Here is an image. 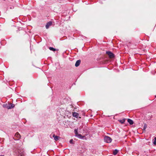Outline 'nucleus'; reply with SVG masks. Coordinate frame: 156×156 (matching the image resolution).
Instances as JSON below:
<instances>
[{
    "instance_id": "20e7f679",
    "label": "nucleus",
    "mask_w": 156,
    "mask_h": 156,
    "mask_svg": "<svg viewBox=\"0 0 156 156\" xmlns=\"http://www.w3.org/2000/svg\"><path fill=\"white\" fill-rule=\"evenodd\" d=\"M52 25V22H48L46 25V28L47 29H48L49 27Z\"/></svg>"
},
{
    "instance_id": "4468645a",
    "label": "nucleus",
    "mask_w": 156,
    "mask_h": 156,
    "mask_svg": "<svg viewBox=\"0 0 156 156\" xmlns=\"http://www.w3.org/2000/svg\"><path fill=\"white\" fill-rule=\"evenodd\" d=\"M49 49L51 51H55V49L52 47H50Z\"/></svg>"
},
{
    "instance_id": "39448f33",
    "label": "nucleus",
    "mask_w": 156,
    "mask_h": 156,
    "mask_svg": "<svg viewBox=\"0 0 156 156\" xmlns=\"http://www.w3.org/2000/svg\"><path fill=\"white\" fill-rule=\"evenodd\" d=\"M15 136L16 137H17V140H19V139H20L21 137V136H20V134H19L18 132H16V134L15 135Z\"/></svg>"
},
{
    "instance_id": "aec40b11",
    "label": "nucleus",
    "mask_w": 156,
    "mask_h": 156,
    "mask_svg": "<svg viewBox=\"0 0 156 156\" xmlns=\"http://www.w3.org/2000/svg\"><path fill=\"white\" fill-rule=\"evenodd\" d=\"M155 98H156V95L155 96Z\"/></svg>"
},
{
    "instance_id": "6e6552de",
    "label": "nucleus",
    "mask_w": 156,
    "mask_h": 156,
    "mask_svg": "<svg viewBox=\"0 0 156 156\" xmlns=\"http://www.w3.org/2000/svg\"><path fill=\"white\" fill-rule=\"evenodd\" d=\"M73 117H75L76 118H77L79 116V114L77 113L74 112L73 113Z\"/></svg>"
},
{
    "instance_id": "f8f14e48",
    "label": "nucleus",
    "mask_w": 156,
    "mask_h": 156,
    "mask_svg": "<svg viewBox=\"0 0 156 156\" xmlns=\"http://www.w3.org/2000/svg\"><path fill=\"white\" fill-rule=\"evenodd\" d=\"M118 152V151L117 149H115L113 151V154L114 155H115L117 154Z\"/></svg>"
},
{
    "instance_id": "423d86ee",
    "label": "nucleus",
    "mask_w": 156,
    "mask_h": 156,
    "mask_svg": "<svg viewBox=\"0 0 156 156\" xmlns=\"http://www.w3.org/2000/svg\"><path fill=\"white\" fill-rule=\"evenodd\" d=\"M53 137L54 138V139L55 141H57L60 138L59 136H55V134L53 135Z\"/></svg>"
},
{
    "instance_id": "f03ea898",
    "label": "nucleus",
    "mask_w": 156,
    "mask_h": 156,
    "mask_svg": "<svg viewBox=\"0 0 156 156\" xmlns=\"http://www.w3.org/2000/svg\"><path fill=\"white\" fill-rule=\"evenodd\" d=\"M106 54L108 55L110 58H112L114 57V55L111 52L107 51Z\"/></svg>"
},
{
    "instance_id": "a211bd4d",
    "label": "nucleus",
    "mask_w": 156,
    "mask_h": 156,
    "mask_svg": "<svg viewBox=\"0 0 156 156\" xmlns=\"http://www.w3.org/2000/svg\"><path fill=\"white\" fill-rule=\"evenodd\" d=\"M147 128V125L146 124H145L144 126V129L145 130Z\"/></svg>"
},
{
    "instance_id": "ddd939ff",
    "label": "nucleus",
    "mask_w": 156,
    "mask_h": 156,
    "mask_svg": "<svg viewBox=\"0 0 156 156\" xmlns=\"http://www.w3.org/2000/svg\"><path fill=\"white\" fill-rule=\"evenodd\" d=\"M153 143L154 145H156V137H154Z\"/></svg>"
},
{
    "instance_id": "1a4fd4ad",
    "label": "nucleus",
    "mask_w": 156,
    "mask_h": 156,
    "mask_svg": "<svg viewBox=\"0 0 156 156\" xmlns=\"http://www.w3.org/2000/svg\"><path fill=\"white\" fill-rule=\"evenodd\" d=\"M80 62L81 61L80 60H77L76 62V63L75 64V66L76 67L80 65Z\"/></svg>"
},
{
    "instance_id": "0eeeda50",
    "label": "nucleus",
    "mask_w": 156,
    "mask_h": 156,
    "mask_svg": "<svg viewBox=\"0 0 156 156\" xmlns=\"http://www.w3.org/2000/svg\"><path fill=\"white\" fill-rule=\"evenodd\" d=\"M76 136H77L78 138L81 139H83L84 137H85V136H82V135L80 134H78Z\"/></svg>"
},
{
    "instance_id": "f3484780",
    "label": "nucleus",
    "mask_w": 156,
    "mask_h": 156,
    "mask_svg": "<svg viewBox=\"0 0 156 156\" xmlns=\"http://www.w3.org/2000/svg\"><path fill=\"white\" fill-rule=\"evenodd\" d=\"M69 143L70 144H73V139H71V140H70L69 141Z\"/></svg>"
},
{
    "instance_id": "dca6fc26",
    "label": "nucleus",
    "mask_w": 156,
    "mask_h": 156,
    "mask_svg": "<svg viewBox=\"0 0 156 156\" xmlns=\"http://www.w3.org/2000/svg\"><path fill=\"white\" fill-rule=\"evenodd\" d=\"M8 106V105H7V104H4L3 105V107L4 108H7V107Z\"/></svg>"
},
{
    "instance_id": "9d476101",
    "label": "nucleus",
    "mask_w": 156,
    "mask_h": 156,
    "mask_svg": "<svg viewBox=\"0 0 156 156\" xmlns=\"http://www.w3.org/2000/svg\"><path fill=\"white\" fill-rule=\"evenodd\" d=\"M128 122L131 125H132L133 124V121L132 120L130 119H128L127 120Z\"/></svg>"
},
{
    "instance_id": "6ab92c4d",
    "label": "nucleus",
    "mask_w": 156,
    "mask_h": 156,
    "mask_svg": "<svg viewBox=\"0 0 156 156\" xmlns=\"http://www.w3.org/2000/svg\"><path fill=\"white\" fill-rule=\"evenodd\" d=\"M0 156H4V155H1Z\"/></svg>"
},
{
    "instance_id": "7ed1b4c3",
    "label": "nucleus",
    "mask_w": 156,
    "mask_h": 156,
    "mask_svg": "<svg viewBox=\"0 0 156 156\" xmlns=\"http://www.w3.org/2000/svg\"><path fill=\"white\" fill-rule=\"evenodd\" d=\"M15 105L14 104H9L8 105V106L7 107V108L8 109H10L13 108L14 107Z\"/></svg>"
},
{
    "instance_id": "2eb2a0df",
    "label": "nucleus",
    "mask_w": 156,
    "mask_h": 156,
    "mask_svg": "<svg viewBox=\"0 0 156 156\" xmlns=\"http://www.w3.org/2000/svg\"><path fill=\"white\" fill-rule=\"evenodd\" d=\"M77 131H78L77 129H75L74 130V132H75V136H76V135H77L78 134V133Z\"/></svg>"
},
{
    "instance_id": "9b49d317",
    "label": "nucleus",
    "mask_w": 156,
    "mask_h": 156,
    "mask_svg": "<svg viewBox=\"0 0 156 156\" xmlns=\"http://www.w3.org/2000/svg\"><path fill=\"white\" fill-rule=\"evenodd\" d=\"M118 121L119 122H121V123H123L125 121V119H123L122 120H119Z\"/></svg>"
},
{
    "instance_id": "f257e3e1",
    "label": "nucleus",
    "mask_w": 156,
    "mask_h": 156,
    "mask_svg": "<svg viewBox=\"0 0 156 156\" xmlns=\"http://www.w3.org/2000/svg\"><path fill=\"white\" fill-rule=\"evenodd\" d=\"M104 140L107 143H110L112 141V139L110 137L107 136L105 137Z\"/></svg>"
}]
</instances>
